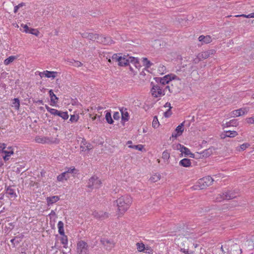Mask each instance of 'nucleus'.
Here are the masks:
<instances>
[{"label":"nucleus","instance_id":"61","mask_svg":"<svg viewBox=\"0 0 254 254\" xmlns=\"http://www.w3.org/2000/svg\"><path fill=\"white\" fill-rule=\"evenodd\" d=\"M17 5H19V8L23 6V5H24V4L23 3H21L19 4H18Z\"/></svg>","mask_w":254,"mask_h":254},{"label":"nucleus","instance_id":"20","mask_svg":"<svg viewBox=\"0 0 254 254\" xmlns=\"http://www.w3.org/2000/svg\"><path fill=\"white\" fill-rule=\"evenodd\" d=\"M60 200V197L59 196L55 195L50 197H47L46 198V201L47 203V205L48 206H50L54 203L57 202Z\"/></svg>","mask_w":254,"mask_h":254},{"label":"nucleus","instance_id":"17","mask_svg":"<svg viewBox=\"0 0 254 254\" xmlns=\"http://www.w3.org/2000/svg\"><path fill=\"white\" fill-rule=\"evenodd\" d=\"M2 153L5 154L3 156L4 161H7L9 159V157L14 154V149L12 146H9L6 150L4 149Z\"/></svg>","mask_w":254,"mask_h":254},{"label":"nucleus","instance_id":"22","mask_svg":"<svg viewBox=\"0 0 254 254\" xmlns=\"http://www.w3.org/2000/svg\"><path fill=\"white\" fill-rule=\"evenodd\" d=\"M49 96L50 97L51 102L52 104L51 105L54 106L56 104L58 100V98L56 96V95L54 93L53 90L50 89L49 91Z\"/></svg>","mask_w":254,"mask_h":254},{"label":"nucleus","instance_id":"41","mask_svg":"<svg viewBox=\"0 0 254 254\" xmlns=\"http://www.w3.org/2000/svg\"><path fill=\"white\" fill-rule=\"evenodd\" d=\"M237 121L235 120H232L229 122H227L226 124H224L223 126L224 127H229L231 126H234V124H236Z\"/></svg>","mask_w":254,"mask_h":254},{"label":"nucleus","instance_id":"24","mask_svg":"<svg viewBox=\"0 0 254 254\" xmlns=\"http://www.w3.org/2000/svg\"><path fill=\"white\" fill-rule=\"evenodd\" d=\"M130 63L134 65L136 68L139 69L141 67L138 59L137 58L132 57H130Z\"/></svg>","mask_w":254,"mask_h":254},{"label":"nucleus","instance_id":"28","mask_svg":"<svg viewBox=\"0 0 254 254\" xmlns=\"http://www.w3.org/2000/svg\"><path fill=\"white\" fill-rule=\"evenodd\" d=\"M46 109L50 114L55 116H58V114L60 111L55 109L51 108L48 106H46Z\"/></svg>","mask_w":254,"mask_h":254},{"label":"nucleus","instance_id":"56","mask_svg":"<svg viewBox=\"0 0 254 254\" xmlns=\"http://www.w3.org/2000/svg\"><path fill=\"white\" fill-rule=\"evenodd\" d=\"M19 8V5H16L15 6H14V13L17 12Z\"/></svg>","mask_w":254,"mask_h":254},{"label":"nucleus","instance_id":"64","mask_svg":"<svg viewBox=\"0 0 254 254\" xmlns=\"http://www.w3.org/2000/svg\"><path fill=\"white\" fill-rule=\"evenodd\" d=\"M221 250H222V251H223V249L222 246L221 247Z\"/></svg>","mask_w":254,"mask_h":254},{"label":"nucleus","instance_id":"1","mask_svg":"<svg viewBox=\"0 0 254 254\" xmlns=\"http://www.w3.org/2000/svg\"><path fill=\"white\" fill-rule=\"evenodd\" d=\"M132 203V198L129 194H125L119 197L116 200L118 216H122L129 209Z\"/></svg>","mask_w":254,"mask_h":254},{"label":"nucleus","instance_id":"26","mask_svg":"<svg viewBox=\"0 0 254 254\" xmlns=\"http://www.w3.org/2000/svg\"><path fill=\"white\" fill-rule=\"evenodd\" d=\"M160 179L161 175L158 173H155L150 177L149 181L152 183H155L159 181Z\"/></svg>","mask_w":254,"mask_h":254},{"label":"nucleus","instance_id":"6","mask_svg":"<svg viewBox=\"0 0 254 254\" xmlns=\"http://www.w3.org/2000/svg\"><path fill=\"white\" fill-rule=\"evenodd\" d=\"M214 180L210 176H206L198 180V186L200 189H203L212 184Z\"/></svg>","mask_w":254,"mask_h":254},{"label":"nucleus","instance_id":"59","mask_svg":"<svg viewBox=\"0 0 254 254\" xmlns=\"http://www.w3.org/2000/svg\"><path fill=\"white\" fill-rule=\"evenodd\" d=\"M249 18H254V12L248 14Z\"/></svg>","mask_w":254,"mask_h":254},{"label":"nucleus","instance_id":"12","mask_svg":"<svg viewBox=\"0 0 254 254\" xmlns=\"http://www.w3.org/2000/svg\"><path fill=\"white\" fill-rule=\"evenodd\" d=\"M36 73H38L41 78L45 77L52 80L54 79L58 75V72L55 71L45 70L43 72L37 71Z\"/></svg>","mask_w":254,"mask_h":254},{"label":"nucleus","instance_id":"43","mask_svg":"<svg viewBox=\"0 0 254 254\" xmlns=\"http://www.w3.org/2000/svg\"><path fill=\"white\" fill-rule=\"evenodd\" d=\"M159 122H158L157 118L156 117H154L152 122V127L154 128H156L159 127Z\"/></svg>","mask_w":254,"mask_h":254},{"label":"nucleus","instance_id":"3","mask_svg":"<svg viewBox=\"0 0 254 254\" xmlns=\"http://www.w3.org/2000/svg\"><path fill=\"white\" fill-rule=\"evenodd\" d=\"M130 57L128 56H122L120 54H114L112 59L113 61L118 62L120 66H126L130 63Z\"/></svg>","mask_w":254,"mask_h":254},{"label":"nucleus","instance_id":"51","mask_svg":"<svg viewBox=\"0 0 254 254\" xmlns=\"http://www.w3.org/2000/svg\"><path fill=\"white\" fill-rule=\"evenodd\" d=\"M171 112L170 109H169L167 111H166L164 113V116L167 118H168L169 117H170L171 116Z\"/></svg>","mask_w":254,"mask_h":254},{"label":"nucleus","instance_id":"60","mask_svg":"<svg viewBox=\"0 0 254 254\" xmlns=\"http://www.w3.org/2000/svg\"><path fill=\"white\" fill-rule=\"evenodd\" d=\"M127 144L128 146L129 145H132V141H128L127 142Z\"/></svg>","mask_w":254,"mask_h":254},{"label":"nucleus","instance_id":"25","mask_svg":"<svg viewBox=\"0 0 254 254\" xmlns=\"http://www.w3.org/2000/svg\"><path fill=\"white\" fill-rule=\"evenodd\" d=\"M167 68L164 65H163L162 64H160L158 66V67H157L158 73L162 75V74H164L166 73L167 72Z\"/></svg>","mask_w":254,"mask_h":254},{"label":"nucleus","instance_id":"19","mask_svg":"<svg viewBox=\"0 0 254 254\" xmlns=\"http://www.w3.org/2000/svg\"><path fill=\"white\" fill-rule=\"evenodd\" d=\"M177 149L179 150L182 153H184L185 155H190V157H192L193 155L189 148L181 144H177Z\"/></svg>","mask_w":254,"mask_h":254},{"label":"nucleus","instance_id":"33","mask_svg":"<svg viewBox=\"0 0 254 254\" xmlns=\"http://www.w3.org/2000/svg\"><path fill=\"white\" fill-rule=\"evenodd\" d=\"M12 106L14 107L16 110H19L20 107L19 100L18 98L13 99Z\"/></svg>","mask_w":254,"mask_h":254},{"label":"nucleus","instance_id":"55","mask_svg":"<svg viewBox=\"0 0 254 254\" xmlns=\"http://www.w3.org/2000/svg\"><path fill=\"white\" fill-rule=\"evenodd\" d=\"M165 107H168L169 108V109L171 110V109L172 108L171 107V104L169 102H167L165 104V105H164Z\"/></svg>","mask_w":254,"mask_h":254},{"label":"nucleus","instance_id":"21","mask_svg":"<svg viewBox=\"0 0 254 254\" xmlns=\"http://www.w3.org/2000/svg\"><path fill=\"white\" fill-rule=\"evenodd\" d=\"M198 40L200 42H202V43L208 44L212 41V38L209 35L203 36L201 35L198 37Z\"/></svg>","mask_w":254,"mask_h":254},{"label":"nucleus","instance_id":"58","mask_svg":"<svg viewBox=\"0 0 254 254\" xmlns=\"http://www.w3.org/2000/svg\"><path fill=\"white\" fill-rule=\"evenodd\" d=\"M185 253L187 254H194V252L193 251H189L188 250L186 252H185Z\"/></svg>","mask_w":254,"mask_h":254},{"label":"nucleus","instance_id":"18","mask_svg":"<svg viewBox=\"0 0 254 254\" xmlns=\"http://www.w3.org/2000/svg\"><path fill=\"white\" fill-rule=\"evenodd\" d=\"M5 191L6 195L10 198H15L17 196L15 190L11 186L5 187Z\"/></svg>","mask_w":254,"mask_h":254},{"label":"nucleus","instance_id":"50","mask_svg":"<svg viewBox=\"0 0 254 254\" xmlns=\"http://www.w3.org/2000/svg\"><path fill=\"white\" fill-rule=\"evenodd\" d=\"M82 65V63L79 61H73L72 65L76 67H80Z\"/></svg>","mask_w":254,"mask_h":254},{"label":"nucleus","instance_id":"32","mask_svg":"<svg viewBox=\"0 0 254 254\" xmlns=\"http://www.w3.org/2000/svg\"><path fill=\"white\" fill-rule=\"evenodd\" d=\"M238 135V133L236 131L228 130L226 131L225 137H234Z\"/></svg>","mask_w":254,"mask_h":254},{"label":"nucleus","instance_id":"36","mask_svg":"<svg viewBox=\"0 0 254 254\" xmlns=\"http://www.w3.org/2000/svg\"><path fill=\"white\" fill-rule=\"evenodd\" d=\"M105 119H106L107 123L110 124H112L114 122V121L112 118L111 114L109 112H106V115H105Z\"/></svg>","mask_w":254,"mask_h":254},{"label":"nucleus","instance_id":"52","mask_svg":"<svg viewBox=\"0 0 254 254\" xmlns=\"http://www.w3.org/2000/svg\"><path fill=\"white\" fill-rule=\"evenodd\" d=\"M89 33H88V32H84V33L81 34V36L83 38L88 39V37H89Z\"/></svg>","mask_w":254,"mask_h":254},{"label":"nucleus","instance_id":"45","mask_svg":"<svg viewBox=\"0 0 254 254\" xmlns=\"http://www.w3.org/2000/svg\"><path fill=\"white\" fill-rule=\"evenodd\" d=\"M79 119L78 115H73L70 116V121L71 122H76Z\"/></svg>","mask_w":254,"mask_h":254},{"label":"nucleus","instance_id":"30","mask_svg":"<svg viewBox=\"0 0 254 254\" xmlns=\"http://www.w3.org/2000/svg\"><path fill=\"white\" fill-rule=\"evenodd\" d=\"M122 113V120L127 121L128 120V113L126 109H122L121 110Z\"/></svg>","mask_w":254,"mask_h":254},{"label":"nucleus","instance_id":"48","mask_svg":"<svg viewBox=\"0 0 254 254\" xmlns=\"http://www.w3.org/2000/svg\"><path fill=\"white\" fill-rule=\"evenodd\" d=\"M21 27L24 29L23 32H24L26 33H28L30 28L27 25L21 24Z\"/></svg>","mask_w":254,"mask_h":254},{"label":"nucleus","instance_id":"31","mask_svg":"<svg viewBox=\"0 0 254 254\" xmlns=\"http://www.w3.org/2000/svg\"><path fill=\"white\" fill-rule=\"evenodd\" d=\"M250 146V144L249 143H245L237 147L236 149L238 151H244L248 148Z\"/></svg>","mask_w":254,"mask_h":254},{"label":"nucleus","instance_id":"16","mask_svg":"<svg viewBox=\"0 0 254 254\" xmlns=\"http://www.w3.org/2000/svg\"><path fill=\"white\" fill-rule=\"evenodd\" d=\"M184 122H183L176 128L175 132L172 134L171 138L176 139L182 134L184 131Z\"/></svg>","mask_w":254,"mask_h":254},{"label":"nucleus","instance_id":"9","mask_svg":"<svg viewBox=\"0 0 254 254\" xmlns=\"http://www.w3.org/2000/svg\"><path fill=\"white\" fill-rule=\"evenodd\" d=\"M215 53V51L214 50L202 52L197 55L196 58L194 60V62L195 63H197L201 60L208 58L211 55H213Z\"/></svg>","mask_w":254,"mask_h":254},{"label":"nucleus","instance_id":"15","mask_svg":"<svg viewBox=\"0 0 254 254\" xmlns=\"http://www.w3.org/2000/svg\"><path fill=\"white\" fill-rule=\"evenodd\" d=\"M79 139L81 140L80 145L81 151L85 152L89 151L92 149V145L90 143L87 142L85 139L81 137L79 138Z\"/></svg>","mask_w":254,"mask_h":254},{"label":"nucleus","instance_id":"38","mask_svg":"<svg viewBox=\"0 0 254 254\" xmlns=\"http://www.w3.org/2000/svg\"><path fill=\"white\" fill-rule=\"evenodd\" d=\"M98 215H96L97 217L101 219H105L109 217V213L106 212H100L99 213H97Z\"/></svg>","mask_w":254,"mask_h":254},{"label":"nucleus","instance_id":"57","mask_svg":"<svg viewBox=\"0 0 254 254\" xmlns=\"http://www.w3.org/2000/svg\"><path fill=\"white\" fill-rule=\"evenodd\" d=\"M36 141L39 143H45V141L43 139H37Z\"/></svg>","mask_w":254,"mask_h":254},{"label":"nucleus","instance_id":"14","mask_svg":"<svg viewBox=\"0 0 254 254\" xmlns=\"http://www.w3.org/2000/svg\"><path fill=\"white\" fill-rule=\"evenodd\" d=\"M101 242L104 248L107 251H111L114 247L115 243L113 240L107 238H102Z\"/></svg>","mask_w":254,"mask_h":254},{"label":"nucleus","instance_id":"39","mask_svg":"<svg viewBox=\"0 0 254 254\" xmlns=\"http://www.w3.org/2000/svg\"><path fill=\"white\" fill-rule=\"evenodd\" d=\"M62 237L61 238V243L64 245V248H66L67 245V237L64 234V235H62Z\"/></svg>","mask_w":254,"mask_h":254},{"label":"nucleus","instance_id":"44","mask_svg":"<svg viewBox=\"0 0 254 254\" xmlns=\"http://www.w3.org/2000/svg\"><path fill=\"white\" fill-rule=\"evenodd\" d=\"M170 158V153L167 151H164L162 153V158L168 160Z\"/></svg>","mask_w":254,"mask_h":254},{"label":"nucleus","instance_id":"37","mask_svg":"<svg viewBox=\"0 0 254 254\" xmlns=\"http://www.w3.org/2000/svg\"><path fill=\"white\" fill-rule=\"evenodd\" d=\"M58 116L61 117L64 120H66L68 118V115L67 112L60 111Z\"/></svg>","mask_w":254,"mask_h":254},{"label":"nucleus","instance_id":"4","mask_svg":"<svg viewBox=\"0 0 254 254\" xmlns=\"http://www.w3.org/2000/svg\"><path fill=\"white\" fill-rule=\"evenodd\" d=\"M77 254H89V246L86 242L81 240L77 243Z\"/></svg>","mask_w":254,"mask_h":254},{"label":"nucleus","instance_id":"13","mask_svg":"<svg viewBox=\"0 0 254 254\" xmlns=\"http://www.w3.org/2000/svg\"><path fill=\"white\" fill-rule=\"evenodd\" d=\"M172 80H180V79L179 77L173 74H169L165 75L161 77L160 79V82L163 85L168 84L170 81Z\"/></svg>","mask_w":254,"mask_h":254},{"label":"nucleus","instance_id":"40","mask_svg":"<svg viewBox=\"0 0 254 254\" xmlns=\"http://www.w3.org/2000/svg\"><path fill=\"white\" fill-rule=\"evenodd\" d=\"M128 147L130 148L135 149L139 151H142L143 148V146L142 144L129 145Z\"/></svg>","mask_w":254,"mask_h":254},{"label":"nucleus","instance_id":"63","mask_svg":"<svg viewBox=\"0 0 254 254\" xmlns=\"http://www.w3.org/2000/svg\"><path fill=\"white\" fill-rule=\"evenodd\" d=\"M97 117L96 116H94V117L92 118V120H95L96 119Z\"/></svg>","mask_w":254,"mask_h":254},{"label":"nucleus","instance_id":"35","mask_svg":"<svg viewBox=\"0 0 254 254\" xmlns=\"http://www.w3.org/2000/svg\"><path fill=\"white\" fill-rule=\"evenodd\" d=\"M145 246L142 243H137L136 244V249L139 252H143L145 251Z\"/></svg>","mask_w":254,"mask_h":254},{"label":"nucleus","instance_id":"7","mask_svg":"<svg viewBox=\"0 0 254 254\" xmlns=\"http://www.w3.org/2000/svg\"><path fill=\"white\" fill-rule=\"evenodd\" d=\"M101 186V180L96 176H93L88 181L87 187L91 190L99 188Z\"/></svg>","mask_w":254,"mask_h":254},{"label":"nucleus","instance_id":"53","mask_svg":"<svg viewBox=\"0 0 254 254\" xmlns=\"http://www.w3.org/2000/svg\"><path fill=\"white\" fill-rule=\"evenodd\" d=\"M113 117L114 119L118 120L120 118V115L119 112H115L114 114Z\"/></svg>","mask_w":254,"mask_h":254},{"label":"nucleus","instance_id":"8","mask_svg":"<svg viewBox=\"0 0 254 254\" xmlns=\"http://www.w3.org/2000/svg\"><path fill=\"white\" fill-rule=\"evenodd\" d=\"M88 39L91 40H95L97 39L99 41H100L105 45L110 44L112 43V40L110 37H103V36H99L98 35L92 33H89Z\"/></svg>","mask_w":254,"mask_h":254},{"label":"nucleus","instance_id":"62","mask_svg":"<svg viewBox=\"0 0 254 254\" xmlns=\"http://www.w3.org/2000/svg\"><path fill=\"white\" fill-rule=\"evenodd\" d=\"M73 60H71V61H70L69 62V63H70V64L71 65H72V64H73Z\"/></svg>","mask_w":254,"mask_h":254},{"label":"nucleus","instance_id":"42","mask_svg":"<svg viewBox=\"0 0 254 254\" xmlns=\"http://www.w3.org/2000/svg\"><path fill=\"white\" fill-rule=\"evenodd\" d=\"M28 33L38 36L40 33L39 31L37 29L30 28Z\"/></svg>","mask_w":254,"mask_h":254},{"label":"nucleus","instance_id":"34","mask_svg":"<svg viewBox=\"0 0 254 254\" xmlns=\"http://www.w3.org/2000/svg\"><path fill=\"white\" fill-rule=\"evenodd\" d=\"M16 59V57L13 56L9 57L4 61V64L6 65H8L13 62Z\"/></svg>","mask_w":254,"mask_h":254},{"label":"nucleus","instance_id":"11","mask_svg":"<svg viewBox=\"0 0 254 254\" xmlns=\"http://www.w3.org/2000/svg\"><path fill=\"white\" fill-rule=\"evenodd\" d=\"M152 95L155 98L161 97L165 94L164 90L159 85H154L151 90Z\"/></svg>","mask_w":254,"mask_h":254},{"label":"nucleus","instance_id":"54","mask_svg":"<svg viewBox=\"0 0 254 254\" xmlns=\"http://www.w3.org/2000/svg\"><path fill=\"white\" fill-rule=\"evenodd\" d=\"M235 17H243L249 18L248 14L247 15V14H240V15H235Z\"/></svg>","mask_w":254,"mask_h":254},{"label":"nucleus","instance_id":"47","mask_svg":"<svg viewBox=\"0 0 254 254\" xmlns=\"http://www.w3.org/2000/svg\"><path fill=\"white\" fill-rule=\"evenodd\" d=\"M246 121L249 124H254V116L246 118Z\"/></svg>","mask_w":254,"mask_h":254},{"label":"nucleus","instance_id":"10","mask_svg":"<svg viewBox=\"0 0 254 254\" xmlns=\"http://www.w3.org/2000/svg\"><path fill=\"white\" fill-rule=\"evenodd\" d=\"M250 108L249 107H243L239 109L235 110L232 111L230 116L231 117H238L247 114L249 111Z\"/></svg>","mask_w":254,"mask_h":254},{"label":"nucleus","instance_id":"27","mask_svg":"<svg viewBox=\"0 0 254 254\" xmlns=\"http://www.w3.org/2000/svg\"><path fill=\"white\" fill-rule=\"evenodd\" d=\"M64 223L62 221H59L58 223V232L61 235H64Z\"/></svg>","mask_w":254,"mask_h":254},{"label":"nucleus","instance_id":"2","mask_svg":"<svg viewBox=\"0 0 254 254\" xmlns=\"http://www.w3.org/2000/svg\"><path fill=\"white\" fill-rule=\"evenodd\" d=\"M78 173V171L73 166L66 168L65 171L58 176L57 180L59 182H63L67 181L71 177H74Z\"/></svg>","mask_w":254,"mask_h":254},{"label":"nucleus","instance_id":"49","mask_svg":"<svg viewBox=\"0 0 254 254\" xmlns=\"http://www.w3.org/2000/svg\"><path fill=\"white\" fill-rule=\"evenodd\" d=\"M6 144L4 143H0V153H2L4 150L6 148Z\"/></svg>","mask_w":254,"mask_h":254},{"label":"nucleus","instance_id":"46","mask_svg":"<svg viewBox=\"0 0 254 254\" xmlns=\"http://www.w3.org/2000/svg\"><path fill=\"white\" fill-rule=\"evenodd\" d=\"M153 250L151 249V247L147 246L145 248V251H144V253L149 254H151L153 253Z\"/></svg>","mask_w":254,"mask_h":254},{"label":"nucleus","instance_id":"5","mask_svg":"<svg viewBox=\"0 0 254 254\" xmlns=\"http://www.w3.org/2000/svg\"><path fill=\"white\" fill-rule=\"evenodd\" d=\"M236 197L235 192L232 191H226L218 195L215 200L217 201H221L223 200H228Z\"/></svg>","mask_w":254,"mask_h":254},{"label":"nucleus","instance_id":"23","mask_svg":"<svg viewBox=\"0 0 254 254\" xmlns=\"http://www.w3.org/2000/svg\"><path fill=\"white\" fill-rule=\"evenodd\" d=\"M179 164L181 166L185 167H190L191 165L190 160L187 158H184L180 161Z\"/></svg>","mask_w":254,"mask_h":254},{"label":"nucleus","instance_id":"29","mask_svg":"<svg viewBox=\"0 0 254 254\" xmlns=\"http://www.w3.org/2000/svg\"><path fill=\"white\" fill-rule=\"evenodd\" d=\"M142 62L145 68H149L153 64L146 58H143L142 59Z\"/></svg>","mask_w":254,"mask_h":254}]
</instances>
